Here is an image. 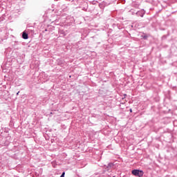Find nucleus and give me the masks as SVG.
<instances>
[{
    "label": "nucleus",
    "instance_id": "1",
    "mask_svg": "<svg viewBox=\"0 0 177 177\" xmlns=\"http://www.w3.org/2000/svg\"><path fill=\"white\" fill-rule=\"evenodd\" d=\"M131 173L133 175H134V176H139V177L143 176V171L142 170L133 169L132 170Z\"/></svg>",
    "mask_w": 177,
    "mask_h": 177
},
{
    "label": "nucleus",
    "instance_id": "2",
    "mask_svg": "<svg viewBox=\"0 0 177 177\" xmlns=\"http://www.w3.org/2000/svg\"><path fill=\"white\" fill-rule=\"evenodd\" d=\"M114 168V163H109L108 165L105 167V169L108 171V172H111V169Z\"/></svg>",
    "mask_w": 177,
    "mask_h": 177
},
{
    "label": "nucleus",
    "instance_id": "3",
    "mask_svg": "<svg viewBox=\"0 0 177 177\" xmlns=\"http://www.w3.org/2000/svg\"><path fill=\"white\" fill-rule=\"evenodd\" d=\"M136 15L138 16H140V17H143V16H145V10L137 11L136 12Z\"/></svg>",
    "mask_w": 177,
    "mask_h": 177
},
{
    "label": "nucleus",
    "instance_id": "4",
    "mask_svg": "<svg viewBox=\"0 0 177 177\" xmlns=\"http://www.w3.org/2000/svg\"><path fill=\"white\" fill-rule=\"evenodd\" d=\"M22 38L23 39H28V34L26 31L22 32Z\"/></svg>",
    "mask_w": 177,
    "mask_h": 177
},
{
    "label": "nucleus",
    "instance_id": "5",
    "mask_svg": "<svg viewBox=\"0 0 177 177\" xmlns=\"http://www.w3.org/2000/svg\"><path fill=\"white\" fill-rule=\"evenodd\" d=\"M59 32L60 35H64V36L66 35V32L63 30H59Z\"/></svg>",
    "mask_w": 177,
    "mask_h": 177
},
{
    "label": "nucleus",
    "instance_id": "6",
    "mask_svg": "<svg viewBox=\"0 0 177 177\" xmlns=\"http://www.w3.org/2000/svg\"><path fill=\"white\" fill-rule=\"evenodd\" d=\"M129 12L131 13V15H136V12H135L133 10H131Z\"/></svg>",
    "mask_w": 177,
    "mask_h": 177
},
{
    "label": "nucleus",
    "instance_id": "7",
    "mask_svg": "<svg viewBox=\"0 0 177 177\" xmlns=\"http://www.w3.org/2000/svg\"><path fill=\"white\" fill-rule=\"evenodd\" d=\"M144 39H147V37L146 35L144 36Z\"/></svg>",
    "mask_w": 177,
    "mask_h": 177
},
{
    "label": "nucleus",
    "instance_id": "8",
    "mask_svg": "<svg viewBox=\"0 0 177 177\" xmlns=\"http://www.w3.org/2000/svg\"><path fill=\"white\" fill-rule=\"evenodd\" d=\"M19 93H20V91H18V92L17 93V96H19Z\"/></svg>",
    "mask_w": 177,
    "mask_h": 177
},
{
    "label": "nucleus",
    "instance_id": "9",
    "mask_svg": "<svg viewBox=\"0 0 177 177\" xmlns=\"http://www.w3.org/2000/svg\"><path fill=\"white\" fill-rule=\"evenodd\" d=\"M130 113H132V109H129Z\"/></svg>",
    "mask_w": 177,
    "mask_h": 177
},
{
    "label": "nucleus",
    "instance_id": "10",
    "mask_svg": "<svg viewBox=\"0 0 177 177\" xmlns=\"http://www.w3.org/2000/svg\"><path fill=\"white\" fill-rule=\"evenodd\" d=\"M125 96H127V94H124V97H125Z\"/></svg>",
    "mask_w": 177,
    "mask_h": 177
},
{
    "label": "nucleus",
    "instance_id": "11",
    "mask_svg": "<svg viewBox=\"0 0 177 177\" xmlns=\"http://www.w3.org/2000/svg\"><path fill=\"white\" fill-rule=\"evenodd\" d=\"M113 177H115V176H113Z\"/></svg>",
    "mask_w": 177,
    "mask_h": 177
}]
</instances>
